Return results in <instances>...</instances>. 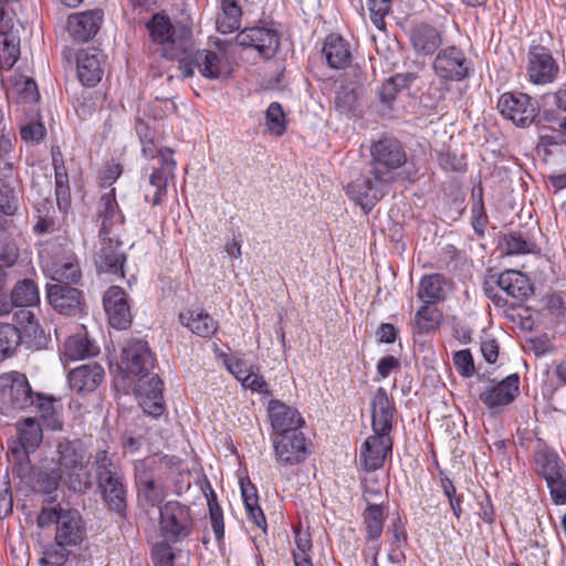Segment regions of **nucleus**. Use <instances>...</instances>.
<instances>
[{"label": "nucleus", "instance_id": "69168bd1", "mask_svg": "<svg viewBox=\"0 0 566 566\" xmlns=\"http://www.w3.org/2000/svg\"><path fill=\"white\" fill-rule=\"evenodd\" d=\"M45 133L46 129L40 120H30L20 128L21 137L25 142H40Z\"/></svg>", "mask_w": 566, "mask_h": 566}, {"label": "nucleus", "instance_id": "f704fd0d", "mask_svg": "<svg viewBox=\"0 0 566 566\" xmlns=\"http://www.w3.org/2000/svg\"><path fill=\"white\" fill-rule=\"evenodd\" d=\"M327 64L332 69L342 70L352 62V52L348 42L338 34H329L323 46Z\"/></svg>", "mask_w": 566, "mask_h": 566}, {"label": "nucleus", "instance_id": "bb28decb", "mask_svg": "<svg viewBox=\"0 0 566 566\" xmlns=\"http://www.w3.org/2000/svg\"><path fill=\"white\" fill-rule=\"evenodd\" d=\"M104 368L97 363L81 365L67 374L70 388L78 394L94 391L104 379Z\"/></svg>", "mask_w": 566, "mask_h": 566}, {"label": "nucleus", "instance_id": "de8ad7c7", "mask_svg": "<svg viewBox=\"0 0 566 566\" xmlns=\"http://www.w3.org/2000/svg\"><path fill=\"white\" fill-rule=\"evenodd\" d=\"M21 345V336L13 324H0V360L10 357Z\"/></svg>", "mask_w": 566, "mask_h": 566}, {"label": "nucleus", "instance_id": "f257e3e1", "mask_svg": "<svg viewBox=\"0 0 566 566\" xmlns=\"http://www.w3.org/2000/svg\"><path fill=\"white\" fill-rule=\"evenodd\" d=\"M155 366V357L147 342L132 339L127 342L122 352L120 367L127 378H138L135 392L144 412L158 417L164 410L163 381L150 370Z\"/></svg>", "mask_w": 566, "mask_h": 566}, {"label": "nucleus", "instance_id": "2eb2a0df", "mask_svg": "<svg viewBox=\"0 0 566 566\" xmlns=\"http://www.w3.org/2000/svg\"><path fill=\"white\" fill-rule=\"evenodd\" d=\"M497 108L504 117L521 127L531 125L537 114L531 97L523 93H504L499 99Z\"/></svg>", "mask_w": 566, "mask_h": 566}, {"label": "nucleus", "instance_id": "c9c22d12", "mask_svg": "<svg viewBox=\"0 0 566 566\" xmlns=\"http://www.w3.org/2000/svg\"><path fill=\"white\" fill-rule=\"evenodd\" d=\"M15 311L32 310L40 303L36 284L30 279L18 281L10 293Z\"/></svg>", "mask_w": 566, "mask_h": 566}, {"label": "nucleus", "instance_id": "338daca9", "mask_svg": "<svg viewBox=\"0 0 566 566\" xmlns=\"http://www.w3.org/2000/svg\"><path fill=\"white\" fill-rule=\"evenodd\" d=\"M551 495L556 504L566 503V482L563 473L546 481Z\"/></svg>", "mask_w": 566, "mask_h": 566}, {"label": "nucleus", "instance_id": "1a4fd4ad", "mask_svg": "<svg viewBox=\"0 0 566 566\" xmlns=\"http://www.w3.org/2000/svg\"><path fill=\"white\" fill-rule=\"evenodd\" d=\"M432 69L443 83L460 82L469 76L470 62L461 49L451 45L438 52Z\"/></svg>", "mask_w": 566, "mask_h": 566}, {"label": "nucleus", "instance_id": "a211bd4d", "mask_svg": "<svg viewBox=\"0 0 566 566\" xmlns=\"http://www.w3.org/2000/svg\"><path fill=\"white\" fill-rule=\"evenodd\" d=\"M103 305L109 324L116 329H125L132 323L130 307L125 291L111 286L103 296Z\"/></svg>", "mask_w": 566, "mask_h": 566}, {"label": "nucleus", "instance_id": "2f4dec72", "mask_svg": "<svg viewBox=\"0 0 566 566\" xmlns=\"http://www.w3.org/2000/svg\"><path fill=\"white\" fill-rule=\"evenodd\" d=\"M449 282L439 273L423 275L419 282L417 296L422 303L438 304L447 298Z\"/></svg>", "mask_w": 566, "mask_h": 566}, {"label": "nucleus", "instance_id": "58836bf2", "mask_svg": "<svg viewBox=\"0 0 566 566\" xmlns=\"http://www.w3.org/2000/svg\"><path fill=\"white\" fill-rule=\"evenodd\" d=\"M20 56V38L13 30H0V69L10 70Z\"/></svg>", "mask_w": 566, "mask_h": 566}, {"label": "nucleus", "instance_id": "a19ab883", "mask_svg": "<svg viewBox=\"0 0 566 566\" xmlns=\"http://www.w3.org/2000/svg\"><path fill=\"white\" fill-rule=\"evenodd\" d=\"M242 11L235 0H222L221 13L217 18V29L223 34L240 28Z\"/></svg>", "mask_w": 566, "mask_h": 566}, {"label": "nucleus", "instance_id": "393cba45", "mask_svg": "<svg viewBox=\"0 0 566 566\" xmlns=\"http://www.w3.org/2000/svg\"><path fill=\"white\" fill-rule=\"evenodd\" d=\"M98 217L101 219L99 233L103 235H119L124 226V214L115 198V189L104 193L98 202Z\"/></svg>", "mask_w": 566, "mask_h": 566}, {"label": "nucleus", "instance_id": "6ab92c4d", "mask_svg": "<svg viewBox=\"0 0 566 566\" xmlns=\"http://www.w3.org/2000/svg\"><path fill=\"white\" fill-rule=\"evenodd\" d=\"M46 275L52 283L78 284L82 280V270L77 256L64 253L45 263Z\"/></svg>", "mask_w": 566, "mask_h": 566}, {"label": "nucleus", "instance_id": "4468645a", "mask_svg": "<svg viewBox=\"0 0 566 566\" xmlns=\"http://www.w3.org/2000/svg\"><path fill=\"white\" fill-rule=\"evenodd\" d=\"M238 45L253 48L264 59L273 57L280 46L277 31L269 27H252L241 30L235 38Z\"/></svg>", "mask_w": 566, "mask_h": 566}, {"label": "nucleus", "instance_id": "e2e57ef3", "mask_svg": "<svg viewBox=\"0 0 566 566\" xmlns=\"http://www.w3.org/2000/svg\"><path fill=\"white\" fill-rule=\"evenodd\" d=\"M18 196L8 185L0 186V211L6 216H13L18 210Z\"/></svg>", "mask_w": 566, "mask_h": 566}, {"label": "nucleus", "instance_id": "473e14b6", "mask_svg": "<svg viewBox=\"0 0 566 566\" xmlns=\"http://www.w3.org/2000/svg\"><path fill=\"white\" fill-rule=\"evenodd\" d=\"M179 321L181 325L203 338L212 337L218 331L217 321L203 310H186L180 313Z\"/></svg>", "mask_w": 566, "mask_h": 566}, {"label": "nucleus", "instance_id": "052dcab7", "mask_svg": "<svg viewBox=\"0 0 566 566\" xmlns=\"http://www.w3.org/2000/svg\"><path fill=\"white\" fill-rule=\"evenodd\" d=\"M156 461L147 458L137 460L134 463L135 483L136 486L155 480Z\"/></svg>", "mask_w": 566, "mask_h": 566}, {"label": "nucleus", "instance_id": "4c0bfd02", "mask_svg": "<svg viewBox=\"0 0 566 566\" xmlns=\"http://www.w3.org/2000/svg\"><path fill=\"white\" fill-rule=\"evenodd\" d=\"M534 461L537 473L541 474L545 481L563 473V463L558 454L546 447H542L535 451Z\"/></svg>", "mask_w": 566, "mask_h": 566}, {"label": "nucleus", "instance_id": "13d9d810", "mask_svg": "<svg viewBox=\"0 0 566 566\" xmlns=\"http://www.w3.org/2000/svg\"><path fill=\"white\" fill-rule=\"evenodd\" d=\"M95 470L97 481L106 479L111 475L120 473V469L117 464L108 457L106 450H99L95 454Z\"/></svg>", "mask_w": 566, "mask_h": 566}, {"label": "nucleus", "instance_id": "5701e85b", "mask_svg": "<svg viewBox=\"0 0 566 566\" xmlns=\"http://www.w3.org/2000/svg\"><path fill=\"white\" fill-rule=\"evenodd\" d=\"M76 284L49 283L46 285V297L51 306L61 314H73L80 310L82 304V291L75 287Z\"/></svg>", "mask_w": 566, "mask_h": 566}, {"label": "nucleus", "instance_id": "72a5a7b5", "mask_svg": "<svg viewBox=\"0 0 566 566\" xmlns=\"http://www.w3.org/2000/svg\"><path fill=\"white\" fill-rule=\"evenodd\" d=\"M496 285L507 296L522 301L532 293V285L528 277L520 271L506 270L496 280Z\"/></svg>", "mask_w": 566, "mask_h": 566}, {"label": "nucleus", "instance_id": "864d4df0", "mask_svg": "<svg viewBox=\"0 0 566 566\" xmlns=\"http://www.w3.org/2000/svg\"><path fill=\"white\" fill-rule=\"evenodd\" d=\"M209 515L212 532L218 542L222 541L224 535V522H223V513L218 503L216 493L210 490V494L207 495Z\"/></svg>", "mask_w": 566, "mask_h": 566}, {"label": "nucleus", "instance_id": "680f3d73", "mask_svg": "<svg viewBox=\"0 0 566 566\" xmlns=\"http://www.w3.org/2000/svg\"><path fill=\"white\" fill-rule=\"evenodd\" d=\"M357 94L354 90L343 87L335 96V107L342 114H350L356 109Z\"/></svg>", "mask_w": 566, "mask_h": 566}, {"label": "nucleus", "instance_id": "ea45409f", "mask_svg": "<svg viewBox=\"0 0 566 566\" xmlns=\"http://www.w3.org/2000/svg\"><path fill=\"white\" fill-rule=\"evenodd\" d=\"M241 494L249 520L258 527L265 530L266 520L259 505V496L255 486L250 481H241Z\"/></svg>", "mask_w": 566, "mask_h": 566}, {"label": "nucleus", "instance_id": "09e8293b", "mask_svg": "<svg viewBox=\"0 0 566 566\" xmlns=\"http://www.w3.org/2000/svg\"><path fill=\"white\" fill-rule=\"evenodd\" d=\"M36 218L38 220L33 226V231L36 234L53 233L57 230L55 209L50 202L44 201L39 206Z\"/></svg>", "mask_w": 566, "mask_h": 566}, {"label": "nucleus", "instance_id": "f3484780", "mask_svg": "<svg viewBox=\"0 0 566 566\" xmlns=\"http://www.w3.org/2000/svg\"><path fill=\"white\" fill-rule=\"evenodd\" d=\"M158 161L160 166L154 167L149 176V185L155 188V192L150 199L148 195H145V200L153 206L161 205L167 196L168 182L174 178L176 169V160L172 158L171 149H160Z\"/></svg>", "mask_w": 566, "mask_h": 566}, {"label": "nucleus", "instance_id": "ddd939ff", "mask_svg": "<svg viewBox=\"0 0 566 566\" xmlns=\"http://www.w3.org/2000/svg\"><path fill=\"white\" fill-rule=\"evenodd\" d=\"M559 67L551 51L543 45L532 46L527 54V75L536 85L553 83Z\"/></svg>", "mask_w": 566, "mask_h": 566}, {"label": "nucleus", "instance_id": "79ce46f5", "mask_svg": "<svg viewBox=\"0 0 566 566\" xmlns=\"http://www.w3.org/2000/svg\"><path fill=\"white\" fill-rule=\"evenodd\" d=\"M441 318L442 314L436 304L422 303L415 315V329L419 334H427L440 325Z\"/></svg>", "mask_w": 566, "mask_h": 566}, {"label": "nucleus", "instance_id": "9d476101", "mask_svg": "<svg viewBox=\"0 0 566 566\" xmlns=\"http://www.w3.org/2000/svg\"><path fill=\"white\" fill-rule=\"evenodd\" d=\"M179 70L184 77H191L195 74V69H198L200 74L209 80H218L222 73V60L218 53L209 50H197L193 52L191 46L187 53L178 59Z\"/></svg>", "mask_w": 566, "mask_h": 566}, {"label": "nucleus", "instance_id": "412c9836", "mask_svg": "<svg viewBox=\"0 0 566 566\" xmlns=\"http://www.w3.org/2000/svg\"><path fill=\"white\" fill-rule=\"evenodd\" d=\"M370 408L373 432L390 433L396 407L392 397L388 395L385 388H377L371 398Z\"/></svg>", "mask_w": 566, "mask_h": 566}, {"label": "nucleus", "instance_id": "6e6d98bb", "mask_svg": "<svg viewBox=\"0 0 566 566\" xmlns=\"http://www.w3.org/2000/svg\"><path fill=\"white\" fill-rule=\"evenodd\" d=\"M174 543L167 541L157 542L151 548V560L154 566H174L176 552Z\"/></svg>", "mask_w": 566, "mask_h": 566}, {"label": "nucleus", "instance_id": "9b49d317", "mask_svg": "<svg viewBox=\"0 0 566 566\" xmlns=\"http://www.w3.org/2000/svg\"><path fill=\"white\" fill-rule=\"evenodd\" d=\"M12 321L21 336V346L31 352H39L48 347L50 336L40 325L32 310L14 311Z\"/></svg>", "mask_w": 566, "mask_h": 566}, {"label": "nucleus", "instance_id": "37998d69", "mask_svg": "<svg viewBox=\"0 0 566 566\" xmlns=\"http://www.w3.org/2000/svg\"><path fill=\"white\" fill-rule=\"evenodd\" d=\"M10 399L17 409H25L34 403L32 388L24 375H20L12 380Z\"/></svg>", "mask_w": 566, "mask_h": 566}, {"label": "nucleus", "instance_id": "5fc2aeb1", "mask_svg": "<svg viewBox=\"0 0 566 566\" xmlns=\"http://www.w3.org/2000/svg\"><path fill=\"white\" fill-rule=\"evenodd\" d=\"M61 481H64V474L56 468L40 471L36 478L39 491L46 495H51L55 492Z\"/></svg>", "mask_w": 566, "mask_h": 566}, {"label": "nucleus", "instance_id": "49530a36", "mask_svg": "<svg viewBox=\"0 0 566 566\" xmlns=\"http://www.w3.org/2000/svg\"><path fill=\"white\" fill-rule=\"evenodd\" d=\"M73 548L64 546L54 541L43 549V555L39 559L42 566H64L70 558Z\"/></svg>", "mask_w": 566, "mask_h": 566}, {"label": "nucleus", "instance_id": "cd10ccee", "mask_svg": "<svg viewBox=\"0 0 566 566\" xmlns=\"http://www.w3.org/2000/svg\"><path fill=\"white\" fill-rule=\"evenodd\" d=\"M97 482L107 507L120 516H124L127 507V490L124 483L123 472L107 476Z\"/></svg>", "mask_w": 566, "mask_h": 566}, {"label": "nucleus", "instance_id": "39448f33", "mask_svg": "<svg viewBox=\"0 0 566 566\" xmlns=\"http://www.w3.org/2000/svg\"><path fill=\"white\" fill-rule=\"evenodd\" d=\"M158 525L161 541L180 544L192 534L195 520L189 506L171 500L159 506Z\"/></svg>", "mask_w": 566, "mask_h": 566}, {"label": "nucleus", "instance_id": "6e6552de", "mask_svg": "<svg viewBox=\"0 0 566 566\" xmlns=\"http://www.w3.org/2000/svg\"><path fill=\"white\" fill-rule=\"evenodd\" d=\"M274 459L279 468L302 463L308 455L307 442L303 432L272 434Z\"/></svg>", "mask_w": 566, "mask_h": 566}, {"label": "nucleus", "instance_id": "4d7b16f0", "mask_svg": "<svg viewBox=\"0 0 566 566\" xmlns=\"http://www.w3.org/2000/svg\"><path fill=\"white\" fill-rule=\"evenodd\" d=\"M370 20L379 30L386 29L385 17L391 10V0H367Z\"/></svg>", "mask_w": 566, "mask_h": 566}, {"label": "nucleus", "instance_id": "bf43d9fd", "mask_svg": "<svg viewBox=\"0 0 566 566\" xmlns=\"http://www.w3.org/2000/svg\"><path fill=\"white\" fill-rule=\"evenodd\" d=\"M258 370H259L258 367L251 366L249 368V371L240 380V382L244 389H250L251 391L258 392V394L270 395L271 392L269 389V385L265 381V379L263 378V376H261L258 373Z\"/></svg>", "mask_w": 566, "mask_h": 566}, {"label": "nucleus", "instance_id": "774afa93", "mask_svg": "<svg viewBox=\"0 0 566 566\" xmlns=\"http://www.w3.org/2000/svg\"><path fill=\"white\" fill-rule=\"evenodd\" d=\"M486 223V212L482 199L473 203L472 207V224L474 230L482 234Z\"/></svg>", "mask_w": 566, "mask_h": 566}, {"label": "nucleus", "instance_id": "b1692460", "mask_svg": "<svg viewBox=\"0 0 566 566\" xmlns=\"http://www.w3.org/2000/svg\"><path fill=\"white\" fill-rule=\"evenodd\" d=\"M19 444L11 448L15 461L22 463L29 460V454L34 452L43 439L42 428L32 418L24 419L18 427Z\"/></svg>", "mask_w": 566, "mask_h": 566}, {"label": "nucleus", "instance_id": "c756f323", "mask_svg": "<svg viewBox=\"0 0 566 566\" xmlns=\"http://www.w3.org/2000/svg\"><path fill=\"white\" fill-rule=\"evenodd\" d=\"M62 356L69 360H78L94 357L99 353L96 342L88 338L84 328L70 335L63 343Z\"/></svg>", "mask_w": 566, "mask_h": 566}, {"label": "nucleus", "instance_id": "7ed1b4c3", "mask_svg": "<svg viewBox=\"0 0 566 566\" xmlns=\"http://www.w3.org/2000/svg\"><path fill=\"white\" fill-rule=\"evenodd\" d=\"M36 525L41 530L55 525L54 541L73 549L86 538V524L81 513L60 503L44 505L38 514Z\"/></svg>", "mask_w": 566, "mask_h": 566}, {"label": "nucleus", "instance_id": "3c124183", "mask_svg": "<svg viewBox=\"0 0 566 566\" xmlns=\"http://www.w3.org/2000/svg\"><path fill=\"white\" fill-rule=\"evenodd\" d=\"M265 123L271 134L282 136L286 130L285 115L280 103L273 102L265 112Z\"/></svg>", "mask_w": 566, "mask_h": 566}, {"label": "nucleus", "instance_id": "8fccbe9b", "mask_svg": "<svg viewBox=\"0 0 566 566\" xmlns=\"http://www.w3.org/2000/svg\"><path fill=\"white\" fill-rule=\"evenodd\" d=\"M506 254H526L533 251L535 244L521 232H510L504 235L502 242Z\"/></svg>", "mask_w": 566, "mask_h": 566}, {"label": "nucleus", "instance_id": "7c9ffc66", "mask_svg": "<svg viewBox=\"0 0 566 566\" xmlns=\"http://www.w3.org/2000/svg\"><path fill=\"white\" fill-rule=\"evenodd\" d=\"M101 53L96 49L83 50L77 56V75L86 86H95L103 76Z\"/></svg>", "mask_w": 566, "mask_h": 566}, {"label": "nucleus", "instance_id": "603ef678", "mask_svg": "<svg viewBox=\"0 0 566 566\" xmlns=\"http://www.w3.org/2000/svg\"><path fill=\"white\" fill-rule=\"evenodd\" d=\"M136 488L138 501L142 504L154 507L159 505L165 497L164 489L158 485L155 480L140 484Z\"/></svg>", "mask_w": 566, "mask_h": 566}, {"label": "nucleus", "instance_id": "dca6fc26", "mask_svg": "<svg viewBox=\"0 0 566 566\" xmlns=\"http://www.w3.org/2000/svg\"><path fill=\"white\" fill-rule=\"evenodd\" d=\"M392 451V438L390 433L373 432L361 446L360 464L367 471L380 469L387 455Z\"/></svg>", "mask_w": 566, "mask_h": 566}, {"label": "nucleus", "instance_id": "a18cd8bd", "mask_svg": "<svg viewBox=\"0 0 566 566\" xmlns=\"http://www.w3.org/2000/svg\"><path fill=\"white\" fill-rule=\"evenodd\" d=\"M416 78L412 73L396 74L384 82L380 87L379 96L384 103H390L396 98L397 93L409 86Z\"/></svg>", "mask_w": 566, "mask_h": 566}, {"label": "nucleus", "instance_id": "4be33fe9", "mask_svg": "<svg viewBox=\"0 0 566 566\" xmlns=\"http://www.w3.org/2000/svg\"><path fill=\"white\" fill-rule=\"evenodd\" d=\"M268 412L273 434L301 432L298 429L304 423V420L295 408L273 399L269 402Z\"/></svg>", "mask_w": 566, "mask_h": 566}, {"label": "nucleus", "instance_id": "c03bdc74", "mask_svg": "<svg viewBox=\"0 0 566 566\" xmlns=\"http://www.w3.org/2000/svg\"><path fill=\"white\" fill-rule=\"evenodd\" d=\"M36 402L43 424L50 430H61L63 422L56 408V401L53 398L38 395Z\"/></svg>", "mask_w": 566, "mask_h": 566}, {"label": "nucleus", "instance_id": "0e129e2a", "mask_svg": "<svg viewBox=\"0 0 566 566\" xmlns=\"http://www.w3.org/2000/svg\"><path fill=\"white\" fill-rule=\"evenodd\" d=\"M453 364L457 368L458 373L463 377L473 376L475 368L473 364V358L469 349H462L455 352L453 355Z\"/></svg>", "mask_w": 566, "mask_h": 566}, {"label": "nucleus", "instance_id": "c85d7f7f", "mask_svg": "<svg viewBox=\"0 0 566 566\" xmlns=\"http://www.w3.org/2000/svg\"><path fill=\"white\" fill-rule=\"evenodd\" d=\"M409 41L417 54L432 55L441 45L442 38L433 25L420 23L410 29Z\"/></svg>", "mask_w": 566, "mask_h": 566}, {"label": "nucleus", "instance_id": "a878e982", "mask_svg": "<svg viewBox=\"0 0 566 566\" xmlns=\"http://www.w3.org/2000/svg\"><path fill=\"white\" fill-rule=\"evenodd\" d=\"M102 21L103 12L101 10L74 13L67 19V31L74 40L86 42L97 33Z\"/></svg>", "mask_w": 566, "mask_h": 566}, {"label": "nucleus", "instance_id": "20e7f679", "mask_svg": "<svg viewBox=\"0 0 566 566\" xmlns=\"http://www.w3.org/2000/svg\"><path fill=\"white\" fill-rule=\"evenodd\" d=\"M370 174L380 181L394 184L401 176L399 169L407 164V153L395 137H384L370 146Z\"/></svg>", "mask_w": 566, "mask_h": 566}, {"label": "nucleus", "instance_id": "f8f14e48", "mask_svg": "<svg viewBox=\"0 0 566 566\" xmlns=\"http://www.w3.org/2000/svg\"><path fill=\"white\" fill-rule=\"evenodd\" d=\"M389 181H380L370 176L360 175L349 182L346 188L347 196L358 203L364 210L371 208L387 193Z\"/></svg>", "mask_w": 566, "mask_h": 566}, {"label": "nucleus", "instance_id": "e433bc0d", "mask_svg": "<svg viewBox=\"0 0 566 566\" xmlns=\"http://www.w3.org/2000/svg\"><path fill=\"white\" fill-rule=\"evenodd\" d=\"M366 503L367 507L361 514L363 525L366 532L367 542H375L380 537L384 530V506L380 504L371 503L369 499H366Z\"/></svg>", "mask_w": 566, "mask_h": 566}, {"label": "nucleus", "instance_id": "0eeeda50", "mask_svg": "<svg viewBox=\"0 0 566 566\" xmlns=\"http://www.w3.org/2000/svg\"><path fill=\"white\" fill-rule=\"evenodd\" d=\"M94 263L99 272L124 277V263L126 261L123 243L119 235L98 234V244L95 245Z\"/></svg>", "mask_w": 566, "mask_h": 566}, {"label": "nucleus", "instance_id": "f03ea898", "mask_svg": "<svg viewBox=\"0 0 566 566\" xmlns=\"http://www.w3.org/2000/svg\"><path fill=\"white\" fill-rule=\"evenodd\" d=\"M52 461L64 474V484L70 490L83 493L91 486L90 458L81 440L59 439Z\"/></svg>", "mask_w": 566, "mask_h": 566}, {"label": "nucleus", "instance_id": "423d86ee", "mask_svg": "<svg viewBox=\"0 0 566 566\" xmlns=\"http://www.w3.org/2000/svg\"><path fill=\"white\" fill-rule=\"evenodd\" d=\"M147 29L151 40L161 46V53L168 60L178 61L191 46L190 38L177 34L170 19L163 13L154 14L147 23Z\"/></svg>", "mask_w": 566, "mask_h": 566}, {"label": "nucleus", "instance_id": "aec40b11", "mask_svg": "<svg viewBox=\"0 0 566 566\" xmlns=\"http://www.w3.org/2000/svg\"><path fill=\"white\" fill-rule=\"evenodd\" d=\"M520 392V376L511 374L503 380L494 382L480 394V400L490 409L507 406Z\"/></svg>", "mask_w": 566, "mask_h": 566}]
</instances>
